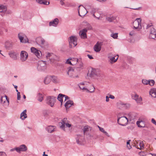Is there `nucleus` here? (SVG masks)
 Segmentation results:
<instances>
[{"label": "nucleus", "mask_w": 156, "mask_h": 156, "mask_svg": "<svg viewBox=\"0 0 156 156\" xmlns=\"http://www.w3.org/2000/svg\"><path fill=\"white\" fill-rule=\"evenodd\" d=\"M31 52L34 53L37 58H39L40 57V53H41V52L40 51L37 50L34 47H31Z\"/></svg>", "instance_id": "nucleus-18"}, {"label": "nucleus", "mask_w": 156, "mask_h": 156, "mask_svg": "<svg viewBox=\"0 0 156 156\" xmlns=\"http://www.w3.org/2000/svg\"><path fill=\"white\" fill-rule=\"evenodd\" d=\"M154 83L155 82L154 80H149V83H148V84L151 86H153L154 85Z\"/></svg>", "instance_id": "nucleus-46"}, {"label": "nucleus", "mask_w": 156, "mask_h": 156, "mask_svg": "<svg viewBox=\"0 0 156 156\" xmlns=\"http://www.w3.org/2000/svg\"><path fill=\"white\" fill-rule=\"evenodd\" d=\"M87 32V30L84 29L80 31L79 34L81 38H84L87 37L86 33Z\"/></svg>", "instance_id": "nucleus-15"}, {"label": "nucleus", "mask_w": 156, "mask_h": 156, "mask_svg": "<svg viewBox=\"0 0 156 156\" xmlns=\"http://www.w3.org/2000/svg\"><path fill=\"white\" fill-rule=\"evenodd\" d=\"M111 54H109L108 55V57L109 58L110 63H113L114 62H115L118 59V55L112 57H111L110 55Z\"/></svg>", "instance_id": "nucleus-20"}, {"label": "nucleus", "mask_w": 156, "mask_h": 156, "mask_svg": "<svg viewBox=\"0 0 156 156\" xmlns=\"http://www.w3.org/2000/svg\"><path fill=\"white\" fill-rule=\"evenodd\" d=\"M137 126L138 127L144 128L145 127L144 122L142 118H139L137 121Z\"/></svg>", "instance_id": "nucleus-16"}, {"label": "nucleus", "mask_w": 156, "mask_h": 156, "mask_svg": "<svg viewBox=\"0 0 156 156\" xmlns=\"http://www.w3.org/2000/svg\"><path fill=\"white\" fill-rule=\"evenodd\" d=\"M130 119L131 120L135 119L136 117V115L135 113H131L129 114Z\"/></svg>", "instance_id": "nucleus-38"}, {"label": "nucleus", "mask_w": 156, "mask_h": 156, "mask_svg": "<svg viewBox=\"0 0 156 156\" xmlns=\"http://www.w3.org/2000/svg\"><path fill=\"white\" fill-rule=\"evenodd\" d=\"M18 37L21 42L27 43L28 41V39L27 38H25L24 36L21 33L19 34Z\"/></svg>", "instance_id": "nucleus-12"}, {"label": "nucleus", "mask_w": 156, "mask_h": 156, "mask_svg": "<svg viewBox=\"0 0 156 156\" xmlns=\"http://www.w3.org/2000/svg\"><path fill=\"white\" fill-rule=\"evenodd\" d=\"M111 36L114 39H116L118 37V34L117 33H114V34H112L111 35Z\"/></svg>", "instance_id": "nucleus-44"}, {"label": "nucleus", "mask_w": 156, "mask_h": 156, "mask_svg": "<svg viewBox=\"0 0 156 156\" xmlns=\"http://www.w3.org/2000/svg\"><path fill=\"white\" fill-rule=\"evenodd\" d=\"M87 90H86V91L92 93L94 91L95 88L93 85L91 84L90 87L87 88Z\"/></svg>", "instance_id": "nucleus-35"}, {"label": "nucleus", "mask_w": 156, "mask_h": 156, "mask_svg": "<svg viewBox=\"0 0 156 156\" xmlns=\"http://www.w3.org/2000/svg\"><path fill=\"white\" fill-rule=\"evenodd\" d=\"M36 2L40 4H44V5H48L50 3L48 0H36Z\"/></svg>", "instance_id": "nucleus-25"}, {"label": "nucleus", "mask_w": 156, "mask_h": 156, "mask_svg": "<svg viewBox=\"0 0 156 156\" xmlns=\"http://www.w3.org/2000/svg\"><path fill=\"white\" fill-rule=\"evenodd\" d=\"M51 80V76H48L45 78L44 80V82L45 84H47L49 83Z\"/></svg>", "instance_id": "nucleus-32"}, {"label": "nucleus", "mask_w": 156, "mask_h": 156, "mask_svg": "<svg viewBox=\"0 0 156 156\" xmlns=\"http://www.w3.org/2000/svg\"><path fill=\"white\" fill-rule=\"evenodd\" d=\"M69 98L67 96L65 95L62 94H59L57 98Z\"/></svg>", "instance_id": "nucleus-47"}, {"label": "nucleus", "mask_w": 156, "mask_h": 156, "mask_svg": "<svg viewBox=\"0 0 156 156\" xmlns=\"http://www.w3.org/2000/svg\"><path fill=\"white\" fill-rule=\"evenodd\" d=\"M105 98H114V97L112 95L108 94V95L106 96Z\"/></svg>", "instance_id": "nucleus-54"}, {"label": "nucleus", "mask_w": 156, "mask_h": 156, "mask_svg": "<svg viewBox=\"0 0 156 156\" xmlns=\"http://www.w3.org/2000/svg\"><path fill=\"white\" fill-rule=\"evenodd\" d=\"M28 53L24 51H21L20 54V60L22 62L25 61L28 58Z\"/></svg>", "instance_id": "nucleus-6"}, {"label": "nucleus", "mask_w": 156, "mask_h": 156, "mask_svg": "<svg viewBox=\"0 0 156 156\" xmlns=\"http://www.w3.org/2000/svg\"><path fill=\"white\" fill-rule=\"evenodd\" d=\"M92 13L94 17L96 18L98 20L100 19L101 16L102 15L101 12L98 11H95L94 13L92 12Z\"/></svg>", "instance_id": "nucleus-23"}, {"label": "nucleus", "mask_w": 156, "mask_h": 156, "mask_svg": "<svg viewBox=\"0 0 156 156\" xmlns=\"http://www.w3.org/2000/svg\"><path fill=\"white\" fill-rule=\"evenodd\" d=\"M156 154H152L151 153H149L147 154V156H155Z\"/></svg>", "instance_id": "nucleus-60"}, {"label": "nucleus", "mask_w": 156, "mask_h": 156, "mask_svg": "<svg viewBox=\"0 0 156 156\" xmlns=\"http://www.w3.org/2000/svg\"><path fill=\"white\" fill-rule=\"evenodd\" d=\"M118 107L119 108H127L130 107V105L129 103L124 104L122 102H119L117 103Z\"/></svg>", "instance_id": "nucleus-13"}, {"label": "nucleus", "mask_w": 156, "mask_h": 156, "mask_svg": "<svg viewBox=\"0 0 156 156\" xmlns=\"http://www.w3.org/2000/svg\"><path fill=\"white\" fill-rule=\"evenodd\" d=\"M116 17L115 16H110L106 17V20L110 22H111L116 19Z\"/></svg>", "instance_id": "nucleus-36"}, {"label": "nucleus", "mask_w": 156, "mask_h": 156, "mask_svg": "<svg viewBox=\"0 0 156 156\" xmlns=\"http://www.w3.org/2000/svg\"><path fill=\"white\" fill-rule=\"evenodd\" d=\"M46 66L45 62L41 61L38 62L37 69L39 71H44L46 69Z\"/></svg>", "instance_id": "nucleus-4"}, {"label": "nucleus", "mask_w": 156, "mask_h": 156, "mask_svg": "<svg viewBox=\"0 0 156 156\" xmlns=\"http://www.w3.org/2000/svg\"><path fill=\"white\" fill-rule=\"evenodd\" d=\"M151 122L156 126V122L154 119H151Z\"/></svg>", "instance_id": "nucleus-58"}, {"label": "nucleus", "mask_w": 156, "mask_h": 156, "mask_svg": "<svg viewBox=\"0 0 156 156\" xmlns=\"http://www.w3.org/2000/svg\"><path fill=\"white\" fill-rule=\"evenodd\" d=\"M78 61V59L77 58H71L68 59L66 62V63L72 65H74L77 64Z\"/></svg>", "instance_id": "nucleus-9"}, {"label": "nucleus", "mask_w": 156, "mask_h": 156, "mask_svg": "<svg viewBox=\"0 0 156 156\" xmlns=\"http://www.w3.org/2000/svg\"><path fill=\"white\" fill-rule=\"evenodd\" d=\"M49 114V112L47 110H45L43 112V114L45 116H47Z\"/></svg>", "instance_id": "nucleus-43"}, {"label": "nucleus", "mask_w": 156, "mask_h": 156, "mask_svg": "<svg viewBox=\"0 0 156 156\" xmlns=\"http://www.w3.org/2000/svg\"><path fill=\"white\" fill-rule=\"evenodd\" d=\"M139 144L140 148L138 147H137V149H139L140 150H141V149H143V148H144V144L143 141H140V140L138 141H137V144Z\"/></svg>", "instance_id": "nucleus-37"}, {"label": "nucleus", "mask_w": 156, "mask_h": 156, "mask_svg": "<svg viewBox=\"0 0 156 156\" xmlns=\"http://www.w3.org/2000/svg\"><path fill=\"white\" fill-rule=\"evenodd\" d=\"M101 43L97 42L94 45V51L96 52H99L101 49Z\"/></svg>", "instance_id": "nucleus-17"}, {"label": "nucleus", "mask_w": 156, "mask_h": 156, "mask_svg": "<svg viewBox=\"0 0 156 156\" xmlns=\"http://www.w3.org/2000/svg\"><path fill=\"white\" fill-rule=\"evenodd\" d=\"M56 128V127L53 126H48L46 128V129L48 133H52L55 131V129Z\"/></svg>", "instance_id": "nucleus-26"}, {"label": "nucleus", "mask_w": 156, "mask_h": 156, "mask_svg": "<svg viewBox=\"0 0 156 156\" xmlns=\"http://www.w3.org/2000/svg\"><path fill=\"white\" fill-rule=\"evenodd\" d=\"M43 100V98H37V101L40 102H42Z\"/></svg>", "instance_id": "nucleus-56"}, {"label": "nucleus", "mask_w": 156, "mask_h": 156, "mask_svg": "<svg viewBox=\"0 0 156 156\" xmlns=\"http://www.w3.org/2000/svg\"><path fill=\"white\" fill-rule=\"evenodd\" d=\"M142 100V98H137V103H139L140 104H141Z\"/></svg>", "instance_id": "nucleus-50"}, {"label": "nucleus", "mask_w": 156, "mask_h": 156, "mask_svg": "<svg viewBox=\"0 0 156 156\" xmlns=\"http://www.w3.org/2000/svg\"><path fill=\"white\" fill-rule=\"evenodd\" d=\"M67 73L69 77H78V76L76 75V72L72 68H70L69 69Z\"/></svg>", "instance_id": "nucleus-10"}, {"label": "nucleus", "mask_w": 156, "mask_h": 156, "mask_svg": "<svg viewBox=\"0 0 156 156\" xmlns=\"http://www.w3.org/2000/svg\"><path fill=\"white\" fill-rule=\"evenodd\" d=\"M98 127L99 129V130H100V131H101V132H102L103 133H104V132L105 131V130L103 128L100 127L99 126H98Z\"/></svg>", "instance_id": "nucleus-55"}, {"label": "nucleus", "mask_w": 156, "mask_h": 156, "mask_svg": "<svg viewBox=\"0 0 156 156\" xmlns=\"http://www.w3.org/2000/svg\"><path fill=\"white\" fill-rule=\"evenodd\" d=\"M129 34L130 36L133 37L135 36L136 33L134 31H133L130 33Z\"/></svg>", "instance_id": "nucleus-49"}, {"label": "nucleus", "mask_w": 156, "mask_h": 156, "mask_svg": "<svg viewBox=\"0 0 156 156\" xmlns=\"http://www.w3.org/2000/svg\"><path fill=\"white\" fill-rule=\"evenodd\" d=\"M88 57L90 59H93V58L92 57V56L89 55H87Z\"/></svg>", "instance_id": "nucleus-61"}, {"label": "nucleus", "mask_w": 156, "mask_h": 156, "mask_svg": "<svg viewBox=\"0 0 156 156\" xmlns=\"http://www.w3.org/2000/svg\"><path fill=\"white\" fill-rule=\"evenodd\" d=\"M60 3L62 5H63L64 4V2H63V1L62 0L60 1Z\"/></svg>", "instance_id": "nucleus-64"}, {"label": "nucleus", "mask_w": 156, "mask_h": 156, "mask_svg": "<svg viewBox=\"0 0 156 156\" xmlns=\"http://www.w3.org/2000/svg\"><path fill=\"white\" fill-rule=\"evenodd\" d=\"M88 74L91 77L98 79L101 76L102 74L98 70L92 69L89 71Z\"/></svg>", "instance_id": "nucleus-1"}, {"label": "nucleus", "mask_w": 156, "mask_h": 156, "mask_svg": "<svg viewBox=\"0 0 156 156\" xmlns=\"http://www.w3.org/2000/svg\"><path fill=\"white\" fill-rule=\"evenodd\" d=\"M150 34L149 37L150 38L154 39L156 40V30L153 27L151 28L149 30Z\"/></svg>", "instance_id": "nucleus-8"}, {"label": "nucleus", "mask_w": 156, "mask_h": 156, "mask_svg": "<svg viewBox=\"0 0 156 156\" xmlns=\"http://www.w3.org/2000/svg\"><path fill=\"white\" fill-rule=\"evenodd\" d=\"M152 25H147V28H149V27L150 28V29L151 28H152V27H152Z\"/></svg>", "instance_id": "nucleus-59"}, {"label": "nucleus", "mask_w": 156, "mask_h": 156, "mask_svg": "<svg viewBox=\"0 0 156 156\" xmlns=\"http://www.w3.org/2000/svg\"><path fill=\"white\" fill-rule=\"evenodd\" d=\"M67 119L64 118L63 120H62L59 123L58 125L62 129H64L65 126H66V127H71V125L68 123H66Z\"/></svg>", "instance_id": "nucleus-7"}, {"label": "nucleus", "mask_w": 156, "mask_h": 156, "mask_svg": "<svg viewBox=\"0 0 156 156\" xmlns=\"http://www.w3.org/2000/svg\"><path fill=\"white\" fill-rule=\"evenodd\" d=\"M27 110H24L20 114V118L23 120L27 117V115L26 113Z\"/></svg>", "instance_id": "nucleus-30"}, {"label": "nucleus", "mask_w": 156, "mask_h": 156, "mask_svg": "<svg viewBox=\"0 0 156 156\" xmlns=\"http://www.w3.org/2000/svg\"><path fill=\"white\" fill-rule=\"evenodd\" d=\"M36 41L39 44H43L45 42V40L41 37L37 38L36 39Z\"/></svg>", "instance_id": "nucleus-28"}, {"label": "nucleus", "mask_w": 156, "mask_h": 156, "mask_svg": "<svg viewBox=\"0 0 156 156\" xmlns=\"http://www.w3.org/2000/svg\"><path fill=\"white\" fill-rule=\"evenodd\" d=\"M73 104V102L72 101L69 100L66 102L65 104V106L67 108H69Z\"/></svg>", "instance_id": "nucleus-31"}, {"label": "nucleus", "mask_w": 156, "mask_h": 156, "mask_svg": "<svg viewBox=\"0 0 156 156\" xmlns=\"http://www.w3.org/2000/svg\"><path fill=\"white\" fill-rule=\"evenodd\" d=\"M10 57L14 60L17 59V54L13 51H11L9 53Z\"/></svg>", "instance_id": "nucleus-22"}, {"label": "nucleus", "mask_w": 156, "mask_h": 156, "mask_svg": "<svg viewBox=\"0 0 156 156\" xmlns=\"http://www.w3.org/2000/svg\"><path fill=\"white\" fill-rule=\"evenodd\" d=\"M86 83H80L79 85V87L80 89L83 90L84 91H86V90H87V88L85 86Z\"/></svg>", "instance_id": "nucleus-29"}, {"label": "nucleus", "mask_w": 156, "mask_h": 156, "mask_svg": "<svg viewBox=\"0 0 156 156\" xmlns=\"http://www.w3.org/2000/svg\"><path fill=\"white\" fill-rule=\"evenodd\" d=\"M58 20L57 18H55L53 20L50 22L49 25L50 26L56 27L58 24Z\"/></svg>", "instance_id": "nucleus-24"}, {"label": "nucleus", "mask_w": 156, "mask_h": 156, "mask_svg": "<svg viewBox=\"0 0 156 156\" xmlns=\"http://www.w3.org/2000/svg\"><path fill=\"white\" fill-rule=\"evenodd\" d=\"M89 126H85L84 127L83 130L84 134H85L86 132L89 131Z\"/></svg>", "instance_id": "nucleus-41"}, {"label": "nucleus", "mask_w": 156, "mask_h": 156, "mask_svg": "<svg viewBox=\"0 0 156 156\" xmlns=\"http://www.w3.org/2000/svg\"><path fill=\"white\" fill-rule=\"evenodd\" d=\"M149 94L153 98L156 97V88L151 89L149 91Z\"/></svg>", "instance_id": "nucleus-27"}, {"label": "nucleus", "mask_w": 156, "mask_h": 156, "mask_svg": "<svg viewBox=\"0 0 156 156\" xmlns=\"http://www.w3.org/2000/svg\"><path fill=\"white\" fill-rule=\"evenodd\" d=\"M142 82L144 84L147 85L149 83V80H147L145 79H143L142 80Z\"/></svg>", "instance_id": "nucleus-45"}, {"label": "nucleus", "mask_w": 156, "mask_h": 156, "mask_svg": "<svg viewBox=\"0 0 156 156\" xmlns=\"http://www.w3.org/2000/svg\"><path fill=\"white\" fill-rule=\"evenodd\" d=\"M9 98H1V103L3 104L4 106H8L9 103Z\"/></svg>", "instance_id": "nucleus-21"}, {"label": "nucleus", "mask_w": 156, "mask_h": 156, "mask_svg": "<svg viewBox=\"0 0 156 156\" xmlns=\"http://www.w3.org/2000/svg\"><path fill=\"white\" fill-rule=\"evenodd\" d=\"M16 149L17 152L20 153L21 151H26L27 150V148L26 145L23 144L20 146L18 147H16Z\"/></svg>", "instance_id": "nucleus-11"}, {"label": "nucleus", "mask_w": 156, "mask_h": 156, "mask_svg": "<svg viewBox=\"0 0 156 156\" xmlns=\"http://www.w3.org/2000/svg\"><path fill=\"white\" fill-rule=\"evenodd\" d=\"M138 154L140 156H145L146 155L144 151H141L139 152Z\"/></svg>", "instance_id": "nucleus-48"}, {"label": "nucleus", "mask_w": 156, "mask_h": 156, "mask_svg": "<svg viewBox=\"0 0 156 156\" xmlns=\"http://www.w3.org/2000/svg\"><path fill=\"white\" fill-rule=\"evenodd\" d=\"M84 139V138L83 136L80 135H77V137L76 138V142L78 144H81L83 141Z\"/></svg>", "instance_id": "nucleus-19"}, {"label": "nucleus", "mask_w": 156, "mask_h": 156, "mask_svg": "<svg viewBox=\"0 0 156 156\" xmlns=\"http://www.w3.org/2000/svg\"><path fill=\"white\" fill-rule=\"evenodd\" d=\"M63 98H57V99L61 103V105H62L63 102Z\"/></svg>", "instance_id": "nucleus-57"}, {"label": "nucleus", "mask_w": 156, "mask_h": 156, "mask_svg": "<svg viewBox=\"0 0 156 156\" xmlns=\"http://www.w3.org/2000/svg\"><path fill=\"white\" fill-rule=\"evenodd\" d=\"M37 97L39 98H43L44 96L43 94L39 93L37 94Z\"/></svg>", "instance_id": "nucleus-51"}, {"label": "nucleus", "mask_w": 156, "mask_h": 156, "mask_svg": "<svg viewBox=\"0 0 156 156\" xmlns=\"http://www.w3.org/2000/svg\"><path fill=\"white\" fill-rule=\"evenodd\" d=\"M51 57H54V59H55V57H56V56L55 55L53 54H51L50 53H48L47 55L46 56V57L47 58H48L50 60L52 59V58H51Z\"/></svg>", "instance_id": "nucleus-39"}, {"label": "nucleus", "mask_w": 156, "mask_h": 156, "mask_svg": "<svg viewBox=\"0 0 156 156\" xmlns=\"http://www.w3.org/2000/svg\"><path fill=\"white\" fill-rule=\"evenodd\" d=\"M105 134L106 136H109V134H108V133L106 131H105L103 133Z\"/></svg>", "instance_id": "nucleus-62"}, {"label": "nucleus", "mask_w": 156, "mask_h": 156, "mask_svg": "<svg viewBox=\"0 0 156 156\" xmlns=\"http://www.w3.org/2000/svg\"><path fill=\"white\" fill-rule=\"evenodd\" d=\"M0 156H7L5 153L3 151L0 152Z\"/></svg>", "instance_id": "nucleus-52"}, {"label": "nucleus", "mask_w": 156, "mask_h": 156, "mask_svg": "<svg viewBox=\"0 0 156 156\" xmlns=\"http://www.w3.org/2000/svg\"><path fill=\"white\" fill-rule=\"evenodd\" d=\"M17 98H20V93L19 92L17 93Z\"/></svg>", "instance_id": "nucleus-63"}, {"label": "nucleus", "mask_w": 156, "mask_h": 156, "mask_svg": "<svg viewBox=\"0 0 156 156\" xmlns=\"http://www.w3.org/2000/svg\"><path fill=\"white\" fill-rule=\"evenodd\" d=\"M137 22L138 24V26L137 27V30H139L142 28L141 19L140 18H137Z\"/></svg>", "instance_id": "nucleus-34"}, {"label": "nucleus", "mask_w": 156, "mask_h": 156, "mask_svg": "<svg viewBox=\"0 0 156 156\" xmlns=\"http://www.w3.org/2000/svg\"><path fill=\"white\" fill-rule=\"evenodd\" d=\"M77 38L76 36H72L69 39V43L70 48H72L75 47L77 44Z\"/></svg>", "instance_id": "nucleus-2"}, {"label": "nucleus", "mask_w": 156, "mask_h": 156, "mask_svg": "<svg viewBox=\"0 0 156 156\" xmlns=\"http://www.w3.org/2000/svg\"><path fill=\"white\" fill-rule=\"evenodd\" d=\"M7 9L6 6L2 5H0V12L5 13Z\"/></svg>", "instance_id": "nucleus-33"}, {"label": "nucleus", "mask_w": 156, "mask_h": 156, "mask_svg": "<svg viewBox=\"0 0 156 156\" xmlns=\"http://www.w3.org/2000/svg\"><path fill=\"white\" fill-rule=\"evenodd\" d=\"M78 11L79 15L81 17L84 16L87 12L85 8L82 5L79 6Z\"/></svg>", "instance_id": "nucleus-5"}, {"label": "nucleus", "mask_w": 156, "mask_h": 156, "mask_svg": "<svg viewBox=\"0 0 156 156\" xmlns=\"http://www.w3.org/2000/svg\"><path fill=\"white\" fill-rule=\"evenodd\" d=\"M117 121L119 124L122 126H126L128 122V119L125 116L119 117Z\"/></svg>", "instance_id": "nucleus-3"}, {"label": "nucleus", "mask_w": 156, "mask_h": 156, "mask_svg": "<svg viewBox=\"0 0 156 156\" xmlns=\"http://www.w3.org/2000/svg\"><path fill=\"white\" fill-rule=\"evenodd\" d=\"M51 80L54 83H57L58 82L57 77L55 76H51Z\"/></svg>", "instance_id": "nucleus-40"}, {"label": "nucleus", "mask_w": 156, "mask_h": 156, "mask_svg": "<svg viewBox=\"0 0 156 156\" xmlns=\"http://www.w3.org/2000/svg\"><path fill=\"white\" fill-rule=\"evenodd\" d=\"M5 46L7 49H9L10 48L12 47V44L11 43L7 42L5 43Z\"/></svg>", "instance_id": "nucleus-42"}, {"label": "nucleus", "mask_w": 156, "mask_h": 156, "mask_svg": "<svg viewBox=\"0 0 156 156\" xmlns=\"http://www.w3.org/2000/svg\"><path fill=\"white\" fill-rule=\"evenodd\" d=\"M130 140H129L127 142L126 144H127V147L128 148V149H130L131 148V146H129L128 145L129 144L130 141Z\"/></svg>", "instance_id": "nucleus-53"}, {"label": "nucleus", "mask_w": 156, "mask_h": 156, "mask_svg": "<svg viewBox=\"0 0 156 156\" xmlns=\"http://www.w3.org/2000/svg\"><path fill=\"white\" fill-rule=\"evenodd\" d=\"M55 101V98H47L46 100V103L52 107L54 105Z\"/></svg>", "instance_id": "nucleus-14"}]
</instances>
